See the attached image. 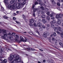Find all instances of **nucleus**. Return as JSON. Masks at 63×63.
<instances>
[{"mask_svg": "<svg viewBox=\"0 0 63 63\" xmlns=\"http://www.w3.org/2000/svg\"><path fill=\"white\" fill-rule=\"evenodd\" d=\"M57 5L58 6H60V3L59 2H58L57 3Z\"/></svg>", "mask_w": 63, "mask_h": 63, "instance_id": "nucleus-35", "label": "nucleus"}, {"mask_svg": "<svg viewBox=\"0 0 63 63\" xmlns=\"http://www.w3.org/2000/svg\"><path fill=\"white\" fill-rule=\"evenodd\" d=\"M8 8H12V9H14V5L9 4L8 5Z\"/></svg>", "mask_w": 63, "mask_h": 63, "instance_id": "nucleus-5", "label": "nucleus"}, {"mask_svg": "<svg viewBox=\"0 0 63 63\" xmlns=\"http://www.w3.org/2000/svg\"><path fill=\"white\" fill-rule=\"evenodd\" d=\"M22 16H23V18H25V16H24V14Z\"/></svg>", "mask_w": 63, "mask_h": 63, "instance_id": "nucleus-51", "label": "nucleus"}, {"mask_svg": "<svg viewBox=\"0 0 63 63\" xmlns=\"http://www.w3.org/2000/svg\"><path fill=\"white\" fill-rule=\"evenodd\" d=\"M27 40H28V39H27V38H26L24 40V39H23V40H22V41H23V42H26L27 41Z\"/></svg>", "mask_w": 63, "mask_h": 63, "instance_id": "nucleus-17", "label": "nucleus"}, {"mask_svg": "<svg viewBox=\"0 0 63 63\" xmlns=\"http://www.w3.org/2000/svg\"><path fill=\"white\" fill-rule=\"evenodd\" d=\"M52 41H55V38H52Z\"/></svg>", "mask_w": 63, "mask_h": 63, "instance_id": "nucleus-45", "label": "nucleus"}, {"mask_svg": "<svg viewBox=\"0 0 63 63\" xmlns=\"http://www.w3.org/2000/svg\"><path fill=\"white\" fill-rule=\"evenodd\" d=\"M38 2L37 1H36L35 3V5H38Z\"/></svg>", "mask_w": 63, "mask_h": 63, "instance_id": "nucleus-36", "label": "nucleus"}, {"mask_svg": "<svg viewBox=\"0 0 63 63\" xmlns=\"http://www.w3.org/2000/svg\"><path fill=\"white\" fill-rule=\"evenodd\" d=\"M16 21V22L17 24H20V22H18L17 21Z\"/></svg>", "mask_w": 63, "mask_h": 63, "instance_id": "nucleus-40", "label": "nucleus"}, {"mask_svg": "<svg viewBox=\"0 0 63 63\" xmlns=\"http://www.w3.org/2000/svg\"><path fill=\"white\" fill-rule=\"evenodd\" d=\"M18 2H20L21 1V0H17Z\"/></svg>", "mask_w": 63, "mask_h": 63, "instance_id": "nucleus-60", "label": "nucleus"}, {"mask_svg": "<svg viewBox=\"0 0 63 63\" xmlns=\"http://www.w3.org/2000/svg\"><path fill=\"white\" fill-rule=\"evenodd\" d=\"M9 38L10 39H11V40H12V39H11L12 38L13 39V38L11 37V36H10L9 37Z\"/></svg>", "mask_w": 63, "mask_h": 63, "instance_id": "nucleus-50", "label": "nucleus"}, {"mask_svg": "<svg viewBox=\"0 0 63 63\" xmlns=\"http://www.w3.org/2000/svg\"><path fill=\"white\" fill-rule=\"evenodd\" d=\"M51 27H52V28H54V27H55L54 25L53 24H51Z\"/></svg>", "mask_w": 63, "mask_h": 63, "instance_id": "nucleus-27", "label": "nucleus"}, {"mask_svg": "<svg viewBox=\"0 0 63 63\" xmlns=\"http://www.w3.org/2000/svg\"><path fill=\"white\" fill-rule=\"evenodd\" d=\"M13 19L14 20H16V18L15 17H13Z\"/></svg>", "mask_w": 63, "mask_h": 63, "instance_id": "nucleus-43", "label": "nucleus"}, {"mask_svg": "<svg viewBox=\"0 0 63 63\" xmlns=\"http://www.w3.org/2000/svg\"><path fill=\"white\" fill-rule=\"evenodd\" d=\"M46 15H42L41 16V17L42 18H46Z\"/></svg>", "mask_w": 63, "mask_h": 63, "instance_id": "nucleus-14", "label": "nucleus"}, {"mask_svg": "<svg viewBox=\"0 0 63 63\" xmlns=\"http://www.w3.org/2000/svg\"><path fill=\"white\" fill-rule=\"evenodd\" d=\"M2 32H4L3 34H4V33H6V31L5 30H2Z\"/></svg>", "mask_w": 63, "mask_h": 63, "instance_id": "nucleus-25", "label": "nucleus"}, {"mask_svg": "<svg viewBox=\"0 0 63 63\" xmlns=\"http://www.w3.org/2000/svg\"><path fill=\"white\" fill-rule=\"evenodd\" d=\"M3 36H2V39H5V37H7V32H5V33L3 34Z\"/></svg>", "mask_w": 63, "mask_h": 63, "instance_id": "nucleus-8", "label": "nucleus"}, {"mask_svg": "<svg viewBox=\"0 0 63 63\" xmlns=\"http://www.w3.org/2000/svg\"><path fill=\"white\" fill-rule=\"evenodd\" d=\"M40 6H42L43 5V4L41 3H40Z\"/></svg>", "mask_w": 63, "mask_h": 63, "instance_id": "nucleus-54", "label": "nucleus"}, {"mask_svg": "<svg viewBox=\"0 0 63 63\" xmlns=\"http://www.w3.org/2000/svg\"><path fill=\"white\" fill-rule=\"evenodd\" d=\"M42 28H44V29H45V28H46V27L44 25H42Z\"/></svg>", "mask_w": 63, "mask_h": 63, "instance_id": "nucleus-34", "label": "nucleus"}, {"mask_svg": "<svg viewBox=\"0 0 63 63\" xmlns=\"http://www.w3.org/2000/svg\"><path fill=\"white\" fill-rule=\"evenodd\" d=\"M0 61H1V63H6L7 62V60L6 59L3 60L2 59H0Z\"/></svg>", "mask_w": 63, "mask_h": 63, "instance_id": "nucleus-4", "label": "nucleus"}, {"mask_svg": "<svg viewBox=\"0 0 63 63\" xmlns=\"http://www.w3.org/2000/svg\"><path fill=\"white\" fill-rule=\"evenodd\" d=\"M47 27H49V24H47Z\"/></svg>", "mask_w": 63, "mask_h": 63, "instance_id": "nucleus-53", "label": "nucleus"}, {"mask_svg": "<svg viewBox=\"0 0 63 63\" xmlns=\"http://www.w3.org/2000/svg\"><path fill=\"white\" fill-rule=\"evenodd\" d=\"M1 9L3 11H4V8L2 7V6H1Z\"/></svg>", "mask_w": 63, "mask_h": 63, "instance_id": "nucleus-41", "label": "nucleus"}, {"mask_svg": "<svg viewBox=\"0 0 63 63\" xmlns=\"http://www.w3.org/2000/svg\"><path fill=\"white\" fill-rule=\"evenodd\" d=\"M19 13V12H18V11H17L16 12V13H17V14H18V13Z\"/></svg>", "mask_w": 63, "mask_h": 63, "instance_id": "nucleus-62", "label": "nucleus"}, {"mask_svg": "<svg viewBox=\"0 0 63 63\" xmlns=\"http://www.w3.org/2000/svg\"><path fill=\"white\" fill-rule=\"evenodd\" d=\"M3 17L5 19H7V18H9V17H8L7 16H4Z\"/></svg>", "mask_w": 63, "mask_h": 63, "instance_id": "nucleus-29", "label": "nucleus"}, {"mask_svg": "<svg viewBox=\"0 0 63 63\" xmlns=\"http://www.w3.org/2000/svg\"><path fill=\"white\" fill-rule=\"evenodd\" d=\"M37 26L38 27H40L42 26V23L40 22H39L37 23Z\"/></svg>", "mask_w": 63, "mask_h": 63, "instance_id": "nucleus-11", "label": "nucleus"}, {"mask_svg": "<svg viewBox=\"0 0 63 63\" xmlns=\"http://www.w3.org/2000/svg\"><path fill=\"white\" fill-rule=\"evenodd\" d=\"M38 63H41V62H40V61H38Z\"/></svg>", "mask_w": 63, "mask_h": 63, "instance_id": "nucleus-64", "label": "nucleus"}, {"mask_svg": "<svg viewBox=\"0 0 63 63\" xmlns=\"http://www.w3.org/2000/svg\"><path fill=\"white\" fill-rule=\"evenodd\" d=\"M46 61V60H43V62H44L45 63V62Z\"/></svg>", "mask_w": 63, "mask_h": 63, "instance_id": "nucleus-56", "label": "nucleus"}, {"mask_svg": "<svg viewBox=\"0 0 63 63\" xmlns=\"http://www.w3.org/2000/svg\"><path fill=\"white\" fill-rule=\"evenodd\" d=\"M13 16H16V14L14 13L13 14Z\"/></svg>", "mask_w": 63, "mask_h": 63, "instance_id": "nucleus-46", "label": "nucleus"}, {"mask_svg": "<svg viewBox=\"0 0 63 63\" xmlns=\"http://www.w3.org/2000/svg\"><path fill=\"white\" fill-rule=\"evenodd\" d=\"M36 33H38V34L39 35H40V33H39L38 31H37Z\"/></svg>", "mask_w": 63, "mask_h": 63, "instance_id": "nucleus-48", "label": "nucleus"}, {"mask_svg": "<svg viewBox=\"0 0 63 63\" xmlns=\"http://www.w3.org/2000/svg\"><path fill=\"white\" fill-rule=\"evenodd\" d=\"M57 34H60V32H59L57 31Z\"/></svg>", "mask_w": 63, "mask_h": 63, "instance_id": "nucleus-47", "label": "nucleus"}, {"mask_svg": "<svg viewBox=\"0 0 63 63\" xmlns=\"http://www.w3.org/2000/svg\"><path fill=\"white\" fill-rule=\"evenodd\" d=\"M30 50L32 51H34L35 50V49L33 48H30Z\"/></svg>", "mask_w": 63, "mask_h": 63, "instance_id": "nucleus-28", "label": "nucleus"}, {"mask_svg": "<svg viewBox=\"0 0 63 63\" xmlns=\"http://www.w3.org/2000/svg\"><path fill=\"white\" fill-rule=\"evenodd\" d=\"M55 22V21L54 20L50 22L51 24H54Z\"/></svg>", "mask_w": 63, "mask_h": 63, "instance_id": "nucleus-16", "label": "nucleus"}, {"mask_svg": "<svg viewBox=\"0 0 63 63\" xmlns=\"http://www.w3.org/2000/svg\"><path fill=\"white\" fill-rule=\"evenodd\" d=\"M47 20H49V19H50V18L49 17V16H47Z\"/></svg>", "mask_w": 63, "mask_h": 63, "instance_id": "nucleus-31", "label": "nucleus"}, {"mask_svg": "<svg viewBox=\"0 0 63 63\" xmlns=\"http://www.w3.org/2000/svg\"><path fill=\"white\" fill-rule=\"evenodd\" d=\"M54 29L55 32H57V31H58V28L57 27H55L54 28Z\"/></svg>", "mask_w": 63, "mask_h": 63, "instance_id": "nucleus-13", "label": "nucleus"}, {"mask_svg": "<svg viewBox=\"0 0 63 63\" xmlns=\"http://www.w3.org/2000/svg\"><path fill=\"white\" fill-rule=\"evenodd\" d=\"M61 15L60 14H57L56 15V18L58 19L57 22L58 24L60 25L61 24V21L59 19V18H61Z\"/></svg>", "mask_w": 63, "mask_h": 63, "instance_id": "nucleus-2", "label": "nucleus"}, {"mask_svg": "<svg viewBox=\"0 0 63 63\" xmlns=\"http://www.w3.org/2000/svg\"><path fill=\"white\" fill-rule=\"evenodd\" d=\"M39 9H38V8H34L33 9V11L34 12H36V11H39Z\"/></svg>", "mask_w": 63, "mask_h": 63, "instance_id": "nucleus-10", "label": "nucleus"}, {"mask_svg": "<svg viewBox=\"0 0 63 63\" xmlns=\"http://www.w3.org/2000/svg\"><path fill=\"white\" fill-rule=\"evenodd\" d=\"M49 35V32H48L46 33V32H44L43 33V36H44V37H47V36H48Z\"/></svg>", "mask_w": 63, "mask_h": 63, "instance_id": "nucleus-7", "label": "nucleus"}, {"mask_svg": "<svg viewBox=\"0 0 63 63\" xmlns=\"http://www.w3.org/2000/svg\"><path fill=\"white\" fill-rule=\"evenodd\" d=\"M15 37L17 39H18V38H19V36L17 35H15Z\"/></svg>", "mask_w": 63, "mask_h": 63, "instance_id": "nucleus-24", "label": "nucleus"}, {"mask_svg": "<svg viewBox=\"0 0 63 63\" xmlns=\"http://www.w3.org/2000/svg\"><path fill=\"white\" fill-rule=\"evenodd\" d=\"M41 51H43V50L42 49H39Z\"/></svg>", "mask_w": 63, "mask_h": 63, "instance_id": "nucleus-57", "label": "nucleus"}, {"mask_svg": "<svg viewBox=\"0 0 63 63\" xmlns=\"http://www.w3.org/2000/svg\"><path fill=\"white\" fill-rule=\"evenodd\" d=\"M62 33H63V29L62 30Z\"/></svg>", "mask_w": 63, "mask_h": 63, "instance_id": "nucleus-63", "label": "nucleus"}, {"mask_svg": "<svg viewBox=\"0 0 63 63\" xmlns=\"http://www.w3.org/2000/svg\"><path fill=\"white\" fill-rule=\"evenodd\" d=\"M15 0H11L10 2V3L12 4H13L14 3H15Z\"/></svg>", "mask_w": 63, "mask_h": 63, "instance_id": "nucleus-15", "label": "nucleus"}, {"mask_svg": "<svg viewBox=\"0 0 63 63\" xmlns=\"http://www.w3.org/2000/svg\"><path fill=\"white\" fill-rule=\"evenodd\" d=\"M34 7H35V5L34 4L32 6V9H34Z\"/></svg>", "mask_w": 63, "mask_h": 63, "instance_id": "nucleus-39", "label": "nucleus"}, {"mask_svg": "<svg viewBox=\"0 0 63 63\" xmlns=\"http://www.w3.org/2000/svg\"><path fill=\"white\" fill-rule=\"evenodd\" d=\"M53 35H54V36H56V33L54 32H53Z\"/></svg>", "mask_w": 63, "mask_h": 63, "instance_id": "nucleus-38", "label": "nucleus"}, {"mask_svg": "<svg viewBox=\"0 0 63 63\" xmlns=\"http://www.w3.org/2000/svg\"><path fill=\"white\" fill-rule=\"evenodd\" d=\"M51 19H54V17L53 16L52 17H51Z\"/></svg>", "mask_w": 63, "mask_h": 63, "instance_id": "nucleus-44", "label": "nucleus"}, {"mask_svg": "<svg viewBox=\"0 0 63 63\" xmlns=\"http://www.w3.org/2000/svg\"><path fill=\"white\" fill-rule=\"evenodd\" d=\"M20 41H23V40L24 38H23V37L21 36H20Z\"/></svg>", "mask_w": 63, "mask_h": 63, "instance_id": "nucleus-21", "label": "nucleus"}, {"mask_svg": "<svg viewBox=\"0 0 63 63\" xmlns=\"http://www.w3.org/2000/svg\"><path fill=\"white\" fill-rule=\"evenodd\" d=\"M4 48H2L0 49V51H1V52H4Z\"/></svg>", "mask_w": 63, "mask_h": 63, "instance_id": "nucleus-23", "label": "nucleus"}, {"mask_svg": "<svg viewBox=\"0 0 63 63\" xmlns=\"http://www.w3.org/2000/svg\"><path fill=\"white\" fill-rule=\"evenodd\" d=\"M30 23H31L30 24V26H33V24H32V23H33V22H34V19L32 18L30 20Z\"/></svg>", "mask_w": 63, "mask_h": 63, "instance_id": "nucleus-6", "label": "nucleus"}, {"mask_svg": "<svg viewBox=\"0 0 63 63\" xmlns=\"http://www.w3.org/2000/svg\"><path fill=\"white\" fill-rule=\"evenodd\" d=\"M26 49L29 52L30 51V48H26Z\"/></svg>", "mask_w": 63, "mask_h": 63, "instance_id": "nucleus-26", "label": "nucleus"}, {"mask_svg": "<svg viewBox=\"0 0 63 63\" xmlns=\"http://www.w3.org/2000/svg\"><path fill=\"white\" fill-rule=\"evenodd\" d=\"M15 59H14L13 61L15 63H17V62H20V60H21V59L20 57H15L14 55H10L9 57L8 58V59L10 61H12L14 59V58H16Z\"/></svg>", "mask_w": 63, "mask_h": 63, "instance_id": "nucleus-1", "label": "nucleus"}, {"mask_svg": "<svg viewBox=\"0 0 63 63\" xmlns=\"http://www.w3.org/2000/svg\"><path fill=\"white\" fill-rule=\"evenodd\" d=\"M51 1H52V4L53 5H54V4H56L55 2H54V0H52Z\"/></svg>", "mask_w": 63, "mask_h": 63, "instance_id": "nucleus-22", "label": "nucleus"}, {"mask_svg": "<svg viewBox=\"0 0 63 63\" xmlns=\"http://www.w3.org/2000/svg\"><path fill=\"white\" fill-rule=\"evenodd\" d=\"M47 15H48V16L49 15V12H47Z\"/></svg>", "mask_w": 63, "mask_h": 63, "instance_id": "nucleus-42", "label": "nucleus"}, {"mask_svg": "<svg viewBox=\"0 0 63 63\" xmlns=\"http://www.w3.org/2000/svg\"><path fill=\"white\" fill-rule=\"evenodd\" d=\"M49 41L50 42H51V40L50 39H49Z\"/></svg>", "mask_w": 63, "mask_h": 63, "instance_id": "nucleus-61", "label": "nucleus"}, {"mask_svg": "<svg viewBox=\"0 0 63 63\" xmlns=\"http://www.w3.org/2000/svg\"><path fill=\"white\" fill-rule=\"evenodd\" d=\"M33 25H34L35 26H36V23H34L33 24Z\"/></svg>", "mask_w": 63, "mask_h": 63, "instance_id": "nucleus-59", "label": "nucleus"}, {"mask_svg": "<svg viewBox=\"0 0 63 63\" xmlns=\"http://www.w3.org/2000/svg\"><path fill=\"white\" fill-rule=\"evenodd\" d=\"M28 33L29 34H30V35H32V34H33V33L31 32H29Z\"/></svg>", "mask_w": 63, "mask_h": 63, "instance_id": "nucleus-37", "label": "nucleus"}, {"mask_svg": "<svg viewBox=\"0 0 63 63\" xmlns=\"http://www.w3.org/2000/svg\"><path fill=\"white\" fill-rule=\"evenodd\" d=\"M42 21L43 22V23H45L46 21V20L44 19H42Z\"/></svg>", "mask_w": 63, "mask_h": 63, "instance_id": "nucleus-19", "label": "nucleus"}, {"mask_svg": "<svg viewBox=\"0 0 63 63\" xmlns=\"http://www.w3.org/2000/svg\"><path fill=\"white\" fill-rule=\"evenodd\" d=\"M4 3L6 4V3H7L8 2V0H4Z\"/></svg>", "mask_w": 63, "mask_h": 63, "instance_id": "nucleus-30", "label": "nucleus"}, {"mask_svg": "<svg viewBox=\"0 0 63 63\" xmlns=\"http://www.w3.org/2000/svg\"><path fill=\"white\" fill-rule=\"evenodd\" d=\"M40 8L42 11H43V10H44V7L43 6H41L40 7Z\"/></svg>", "mask_w": 63, "mask_h": 63, "instance_id": "nucleus-18", "label": "nucleus"}, {"mask_svg": "<svg viewBox=\"0 0 63 63\" xmlns=\"http://www.w3.org/2000/svg\"><path fill=\"white\" fill-rule=\"evenodd\" d=\"M59 31L60 32H61V31H62V29L60 27H59V28L58 29Z\"/></svg>", "mask_w": 63, "mask_h": 63, "instance_id": "nucleus-20", "label": "nucleus"}, {"mask_svg": "<svg viewBox=\"0 0 63 63\" xmlns=\"http://www.w3.org/2000/svg\"><path fill=\"white\" fill-rule=\"evenodd\" d=\"M53 16V14H51L50 15V17H52Z\"/></svg>", "mask_w": 63, "mask_h": 63, "instance_id": "nucleus-33", "label": "nucleus"}, {"mask_svg": "<svg viewBox=\"0 0 63 63\" xmlns=\"http://www.w3.org/2000/svg\"><path fill=\"white\" fill-rule=\"evenodd\" d=\"M24 2V1L22 3H17L16 4V5H17V4L18 5V6L17 7V9H20V8H21L23 6V5H25V3Z\"/></svg>", "mask_w": 63, "mask_h": 63, "instance_id": "nucleus-3", "label": "nucleus"}, {"mask_svg": "<svg viewBox=\"0 0 63 63\" xmlns=\"http://www.w3.org/2000/svg\"><path fill=\"white\" fill-rule=\"evenodd\" d=\"M15 34H16V33L14 32L12 33V34L13 36H14Z\"/></svg>", "mask_w": 63, "mask_h": 63, "instance_id": "nucleus-52", "label": "nucleus"}, {"mask_svg": "<svg viewBox=\"0 0 63 63\" xmlns=\"http://www.w3.org/2000/svg\"><path fill=\"white\" fill-rule=\"evenodd\" d=\"M8 35H11V34L10 33H9L8 34Z\"/></svg>", "mask_w": 63, "mask_h": 63, "instance_id": "nucleus-58", "label": "nucleus"}, {"mask_svg": "<svg viewBox=\"0 0 63 63\" xmlns=\"http://www.w3.org/2000/svg\"><path fill=\"white\" fill-rule=\"evenodd\" d=\"M39 11H37L38 13L39 14H40L41 13L42 14H44V11H41L40 9H39Z\"/></svg>", "mask_w": 63, "mask_h": 63, "instance_id": "nucleus-9", "label": "nucleus"}, {"mask_svg": "<svg viewBox=\"0 0 63 63\" xmlns=\"http://www.w3.org/2000/svg\"><path fill=\"white\" fill-rule=\"evenodd\" d=\"M60 35L62 38H63V33H60Z\"/></svg>", "mask_w": 63, "mask_h": 63, "instance_id": "nucleus-32", "label": "nucleus"}, {"mask_svg": "<svg viewBox=\"0 0 63 63\" xmlns=\"http://www.w3.org/2000/svg\"><path fill=\"white\" fill-rule=\"evenodd\" d=\"M48 11V9H46V10L45 11V12H47Z\"/></svg>", "mask_w": 63, "mask_h": 63, "instance_id": "nucleus-55", "label": "nucleus"}, {"mask_svg": "<svg viewBox=\"0 0 63 63\" xmlns=\"http://www.w3.org/2000/svg\"><path fill=\"white\" fill-rule=\"evenodd\" d=\"M33 16H35V12H33Z\"/></svg>", "mask_w": 63, "mask_h": 63, "instance_id": "nucleus-49", "label": "nucleus"}, {"mask_svg": "<svg viewBox=\"0 0 63 63\" xmlns=\"http://www.w3.org/2000/svg\"><path fill=\"white\" fill-rule=\"evenodd\" d=\"M14 40H15L16 42L18 43H20V41L18 40L16 38H15L14 39Z\"/></svg>", "mask_w": 63, "mask_h": 63, "instance_id": "nucleus-12", "label": "nucleus"}]
</instances>
